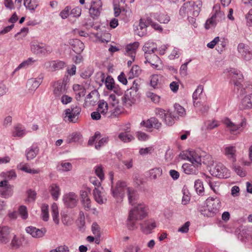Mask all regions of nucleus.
Wrapping results in <instances>:
<instances>
[{"label":"nucleus","mask_w":252,"mask_h":252,"mask_svg":"<svg viewBox=\"0 0 252 252\" xmlns=\"http://www.w3.org/2000/svg\"><path fill=\"white\" fill-rule=\"evenodd\" d=\"M143 50L144 54H154L155 51L157 50V46L153 42L148 41L144 45Z\"/></svg>","instance_id":"7c9ffc66"},{"label":"nucleus","mask_w":252,"mask_h":252,"mask_svg":"<svg viewBox=\"0 0 252 252\" xmlns=\"http://www.w3.org/2000/svg\"><path fill=\"white\" fill-rule=\"evenodd\" d=\"M93 35L96 37V42L107 43L110 40V35L108 32H104L101 35H99L98 33L93 34Z\"/></svg>","instance_id":"2f4dec72"},{"label":"nucleus","mask_w":252,"mask_h":252,"mask_svg":"<svg viewBox=\"0 0 252 252\" xmlns=\"http://www.w3.org/2000/svg\"><path fill=\"white\" fill-rule=\"evenodd\" d=\"M229 75L235 86H239L241 85L243 76L239 71L234 68H231L229 71Z\"/></svg>","instance_id":"f3484780"},{"label":"nucleus","mask_w":252,"mask_h":252,"mask_svg":"<svg viewBox=\"0 0 252 252\" xmlns=\"http://www.w3.org/2000/svg\"><path fill=\"white\" fill-rule=\"evenodd\" d=\"M141 231L146 234H150L153 229L156 227V223L155 220H149L140 223Z\"/></svg>","instance_id":"1a4fd4ad"},{"label":"nucleus","mask_w":252,"mask_h":252,"mask_svg":"<svg viewBox=\"0 0 252 252\" xmlns=\"http://www.w3.org/2000/svg\"><path fill=\"white\" fill-rule=\"evenodd\" d=\"M126 183L125 182L119 181L113 191V196L117 200V202H121L124 197L125 190L127 191Z\"/></svg>","instance_id":"0eeeda50"},{"label":"nucleus","mask_w":252,"mask_h":252,"mask_svg":"<svg viewBox=\"0 0 252 252\" xmlns=\"http://www.w3.org/2000/svg\"><path fill=\"white\" fill-rule=\"evenodd\" d=\"M147 96L155 103H158L160 98L159 95L152 92H148Z\"/></svg>","instance_id":"4d7b16f0"},{"label":"nucleus","mask_w":252,"mask_h":252,"mask_svg":"<svg viewBox=\"0 0 252 252\" xmlns=\"http://www.w3.org/2000/svg\"><path fill=\"white\" fill-rule=\"evenodd\" d=\"M93 195L95 201L100 204L104 203L106 200L104 193L100 188H95L93 190Z\"/></svg>","instance_id":"a878e982"},{"label":"nucleus","mask_w":252,"mask_h":252,"mask_svg":"<svg viewBox=\"0 0 252 252\" xmlns=\"http://www.w3.org/2000/svg\"><path fill=\"white\" fill-rule=\"evenodd\" d=\"M35 62L36 60H33L32 58H29L20 63L17 69H19L21 68L27 67L29 65L33 64Z\"/></svg>","instance_id":"3c124183"},{"label":"nucleus","mask_w":252,"mask_h":252,"mask_svg":"<svg viewBox=\"0 0 252 252\" xmlns=\"http://www.w3.org/2000/svg\"><path fill=\"white\" fill-rule=\"evenodd\" d=\"M212 174L219 178H227V169L221 163H218L212 171Z\"/></svg>","instance_id":"ddd939ff"},{"label":"nucleus","mask_w":252,"mask_h":252,"mask_svg":"<svg viewBox=\"0 0 252 252\" xmlns=\"http://www.w3.org/2000/svg\"><path fill=\"white\" fill-rule=\"evenodd\" d=\"M148 26L142 19H140L138 25L134 29L135 33L138 36L142 37L147 33V28Z\"/></svg>","instance_id":"4be33fe9"},{"label":"nucleus","mask_w":252,"mask_h":252,"mask_svg":"<svg viewBox=\"0 0 252 252\" xmlns=\"http://www.w3.org/2000/svg\"><path fill=\"white\" fill-rule=\"evenodd\" d=\"M81 8L78 6H77L70 10V14L74 17L78 18L81 15Z\"/></svg>","instance_id":"052dcab7"},{"label":"nucleus","mask_w":252,"mask_h":252,"mask_svg":"<svg viewBox=\"0 0 252 252\" xmlns=\"http://www.w3.org/2000/svg\"><path fill=\"white\" fill-rule=\"evenodd\" d=\"M108 106L106 102L104 100H100L98 102L97 110L102 115L106 114L108 112Z\"/></svg>","instance_id":"ea45409f"},{"label":"nucleus","mask_w":252,"mask_h":252,"mask_svg":"<svg viewBox=\"0 0 252 252\" xmlns=\"http://www.w3.org/2000/svg\"><path fill=\"white\" fill-rule=\"evenodd\" d=\"M144 63H149L154 68L158 67V63L160 62L159 57L155 54H144Z\"/></svg>","instance_id":"2eb2a0df"},{"label":"nucleus","mask_w":252,"mask_h":252,"mask_svg":"<svg viewBox=\"0 0 252 252\" xmlns=\"http://www.w3.org/2000/svg\"><path fill=\"white\" fill-rule=\"evenodd\" d=\"M233 169L235 172L240 177H243L246 175V172L239 165H233Z\"/></svg>","instance_id":"13d9d810"},{"label":"nucleus","mask_w":252,"mask_h":252,"mask_svg":"<svg viewBox=\"0 0 252 252\" xmlns=\"http://www.w3.org/2000/svg\"><path fill=\"white\" fill-rule=\"evenodd\" d=\"M237 50L245 60L248 61L252 59V52L250 51L248 46L242 43H239Z\"/></svg>","instance_id":"9d476101"},{"label":"nucleus","mask_w":252,"mask_h":252,"mask_svg":"<svg viewBox=\"0 0 252 252\" xmlns=\"http://www.w3.org/2000/svg\"><path fill=\"white\" fill-rule=\"evenodd\" d=\"M72 49L74 52L78 54H80L84 49V43L79 39H72L70 43Z\"/></svg>","instance_id":"5701e85b"},{"label":"nucleus","mask_w":252,"mask_h":252,"mask_svg":"<svg viewBox=\"0 0 252 252\" xmlns=\"http://www.w3.org/2000/svg\"><path fill=\"white\" fill-rule=\"evenodd\" d=\"M125 252H143L141 247L136 244L130 245L126 247Z\"/></svg>","instance_id":"a18cd8bd"},{"label":"nucleus","mask_w":252,"mask_h":252,"mask_svg":"<svg viewBox=\"0 0 252 252\" xmlns=\"http://www.w3.org/2000/svg\"><path fill=\"white\" fill-rule=\"evenodd\" d=\"M18 213L23 220H26L28 217V213L27 207L25 206H21L18 209Z\"/></svg>","instance_id":"864d4df0"},{"label":"nucleus","mask_w":252,"mask_h":252,"mask_svg":"<svg viewBox=\"0 0 252 252\" xmlns=\"http://www.w3.org/2000/svg\"><path fill=\"white\" fill-rule=\"evenodd\" d=\"M139 43L138 42H134L132 44L127 45L126 48V54L127 56L130 57L133 61H134L136 51L139 46Z\"/></svg>","instance_id":"393cba45"},{"label":"nucleus","mask_w":252,"mask_h":252,"mask_svg":"<svg viewBox=\"0 0 252 252\" xmlns=\"http://www.w3.org/2000/svg\"><path fill=\"white\" fill-rule=\"evenodd\" d=\"M148 207L144 203H138L131 208L128 212L126 220V226L128 230L137 228V221H141L148 216Z\"/></svg>","instance_id":"f03ea898"},{"label":"nucleus","mask_w":252,"mask_h":252,"mask_svg":"<svg viewBox=\"0 0 252 252\" xmlns=\"http://www.w3.org/2000/svg\"><path fill=\"white\" fill-rule=\"evenodd\" d=\"M53 49L51 46L41 43L39 54L45 55L51 53Z\"/></svg>","instance_id":"37998d69"},{"label":"nucleus","mask_w":252,"mask_h":252,"mask_svg":"<svg viewBox=\"0 0 252 252\" xmlns=\"http://www.w3.org/2000/svg\"><path fill=\"white\" fill-rule=\"evenodd\" d=\"M141 72L140 67L137 65H133L131 68L128 73V79L133 78L135 77H138Z\"/></svg>","instance_id":"f704fd0d"},{"label":"nucleus","mask_w":252,"mask_h":252,"mask_svg":"<svg viewBox=\"0 0 252 252\" xmlns=\"http://www.w3.org/2000/svg\"><path fill=\"white\" fill-rule=\"evenodd\" d=\"M236 150L234 146H228L224 149V155L228 158L231 159L233 162H235L236 160Z\"/></svg>","instance_id":"bb28decb"},{"label":"nucleus","mask_w":252,"mask_h":252,"mask_svg":"<svg viewBox=\"0 0 252 252\" xmlns=\"http://www.w3.org/2000/svg\"><path fill=\"white\" fill-rule=\"evenodd\" d=\"M189 3L193 9V15L194 16H198L202 5L201 1L197 0L195 1H190Z\"/></svg>","instance_id":"72a5a7b5"},{"label":"nucleus","mask_w":252,"mask_h":252,"mask_svg":"<svg viewBox=\"0 0 252 252\" xmlns=\"http://www.w3.org/2000/svg\"><path fill=\"white\" fill-rule=\"evenodd\" d=\"M18 168L25 172L30 173V174H38L40 172V170L39 169H31L27 163H21L18 165Z\"/></svg>","instance_id":"c756f323"},{"label":"nucleus","mask_w":252,"mask_h":252,"mask_svg":"<svg viewBox=\"0 0 252 252\" xmlns=\"http://www.w3.org/2000/svg\"><path fill=\"white\" fill-rule=\"evenodd\" d=\"M127 194L129 204L135 206L138 204L139 195L136 191L132 188L127 189Z\"/></svg>","instance_id":"6ab92c4d"},{"label":"nucleus","mask_w":252,"mask_h":252,"mask_svg":"<svg viewBox=\"0 0 252 252\" xmlns=\"http://www.w3.org/2000/svg\"><path fill=\"white\" fill-rule=\"evenodd\" d=\"M51 210L53 220L56 223L58 224L59 223V211L57 204L53 203L52 204Z\"/></svg>","instance_id":"a19ab883"},{"label":"nucleus","mask_w":252,"mask_h":252,"mask_svg":"<svg viewBox=\"0 0 252 252\" xmlns=\"http://www.w3.org/2000/svg\"><path fill=\"white\" fill-rule=\"evenodd\" d=\"M206 208L202 213L208 217L214 216L221 207V202L219 198L210 197L206 200Z\"/></svg>","instance_id":"20e7f679"},{"label":"nucleus","mask_w":252,"mask_h":252,"mask_svg":"<svg viewBox=\"0 0 252 252\" xmlns=\"http://www.w3.org/2000/svg\"><path fill=\"white\" fill-rule=\"evenodd\" d=\"M162 169L159 167L155 168L149 171L150 177L153 179H156L162 174Z\"/></svg>","instance_id":"79ce46f5"},{"label":"nucleus","mask_w":252,"mask_h":252,"mask_svg":"<svg viewBox=\"0 0 252 252\" xmlns=\"http://www.w3.org/2000/svg\"><path fill=\"white\" fill-rule=\"evenodd\" d=\"M180 157L182 159H187L189 160L190 162L192 161V158H195L197 157H201L198 156L194 152H190V153H185L183 152L181 153L180 155Z\"/></svg>","instance_id":"4c0bfd02"},{"label":"nucleus","mask_w":252,"mask_h":252,"mask_svg":"<svg viewBox=\"0 0 252 252\" xmlns=\"http://www.w3.org/2000/svg\"><path fill=\"white\" fill-rule=\"evenodd\" d=\"M101 10V2L100 0H93L89 9L90 16L93 19L97 18Z\"/></svg>","instance_id":"6e6552de"},{"label":"nucleus","mask_w":252,"mask_h":252,"mask_svg":"<svg viewBox=\"0 0 252 252\" xmlns=\"http://www.w3.org/2000/svg\"><path fill=\"white\" fill-rule=\"evenodd\" d=\"M25 134V129L21 125H17L14 127V130L12 132L14 137H22Z\"/></svg>","instance_id":"c9c22d12"},{"label":"nucleus","mask_w":252,"mask_h":252,"mask_svg":"<svg viewBox=\"0 0 252 252\" xmlns=\"http://www.w3.org/2000/svg\"><path fill=\"white\" fill-rule=\"evenodd\" d=\"M26 231L33 237L40 238L44 235L46 231L45 228L39 229L33 226H29L26 228Z\"/></svg>","instance_id":"412c9836"},{"label":"nucleus","mask_w":252,"mask_h":252,"mask_svg":"<svg viewBox=\"0 0 252 252\" xmlns=\"http://www.w3.org/2000/svg\"><path fill=\"white\" fill-rule=\"evenodd\" d=\"M10 239V228L7 226L0 225V242L6 244Z\"/></svg>","instance_id":"9b49d317"},{"label":"nucleus","mask_w":252,"mask_h":252,"mask_svg":"<svg viewBox=\"0 0 252 252\" xmlns=\"http://www.w3.org/2000/svg\"><path fill=\"white\" fill-rule=\"evenodd\" d=\"M101 80L102 82H104L107 88L110 90V77L108 76L105 78V75L104 73L101 74Z\"/></svg>","instance_id":"69168bd1"},{"label":"nucleus","mask_w":252,"mask_h":252,"mask_svg":"<svg viewBox=\"0 0 252 252\" xmlns=\"http://www.w3.org/2000/svg\"><path fill=\"white\" fill-rule=\"evenodd\" d=\"M65 64L64 62L61 61H53L45 63L46 67L52 71L61 69L65 67Z\"/></svg>","instance_id":"dca6fc26"},{"label":"nucleus","mask_w":252,"mask_h":252,"mask_svg":"<svg viewBox=\"0 0 252 252\" xmlns=\"http://www.w3.org/2000/svg\"><path fill=\"white\" fill-rule=\"evenodd\" d=\"M82 138V135L79 132H74L69 134L66 140L67 143L79 142Z\"/></svg>","instance_id":"473e14b6"},{"label":"nucleus","mask_w":252,"mask_h":252,"mask_svg":"<svg viewBox=\"0 0 252 252\" xmlns=\"http://www.w3.org/2000/svg\"><path fill=\"white\" fill-rule=\"evenodd\" d=\"M71 7L67 6H66L60 13V16L63 19H66L69 16L70 13Z\"/></svg>","instance_id":"e2e57ef3"},{"label":"nucleus","mask_w":252,"mask_h":252,"mask_svg":"<svg viewBox=\"0 0 252 252\" xmlns=\"http://www.w3.org/2000/svg\"><path fill=\"white\" fill-rule=\"evenodd\" d=\"M41 43L40 44L35 41H32L31 43V50L34 54H39Z\"/></svg>","instance_id":"8fccbe9b"},{"label":"nucleus","mask_w":252,"mask_h":252,"mask_svg":"<svg viewBox=\"0 0 252 252\" xmlns=\"http://www.w3.org/2000/svg\"><path fill=\"white\" fill-rule=\"evenodd\" d=\"M123 91L120 88L115 87L114 79L111 78V118L116 117L122 113V107L120 105V101L127 107L134 104L138 98V93L134 91L127 90L124 95L122 96Z\"/></svg>","instance_id":"f257e3e1"},{"label":"nucleus","mask_w":252,"mask_h":252,"mask_svg":"<svg viewBox=\"0 0 252 252\" xmlns=\"http://www.w3.org/2000/svg\"><path fill=\"white\" fill-rule=\"evenodd\" d=\"M191 163H186L182 165V168L183 171L187 174L196 175L198 173V167L202 162L208 166L213 164V161L212 157L209 155H206L204 157H197L192 158Z\"/></svg>","instance_id":"7ed1b4c3"},{"label":"nucleus","mask_w":252,"mask_h":252,"mask_svg":"<svg viewBox=\"0 0 252 252\" xmlns=\"http://www.w3.org/2000/svg\"><path fill=\"white\" fill-rule=\"evenodd\" d=\"M175 112L179 116L184 117L186 115L185 108L179 104H175L174 105Z\"/></svg>","instance_id":"09e8293b"},{"label":"nucleus","mask_w":252,"mask_h":252,"mask_svg":"<svg viewBox=\"0 0 252 252\" xmlns=\"http://www.w3.org/2000/svg\"><path fill=\"white\" fill-rule=\"evenodd\" d=\"M69 248L65 245H62L52 250L50 252H69Z\"/></svg>","instance_id":"338daca9"},{"label":"nucleus","mask_w":252,"mask_h":252,"mask_svg":"<svg viewBox=\"0 0 252 252\" xmlns=\"http://www.w3.org/2000/svg\"><path fill=\"white\" fill-rule=\"evenodd\" d=\"M37 152L38 149L37 148L31 149L27 153V159L30 160L36 156Z\"/></svg>","instance_id":"0e129e2a"},{"label":"nucleus","mask_w":252,"mask_h":252,"mask_svg":"<svg viewBox=\"0 0 252 252\" xmlns=\"http://www.w3.org/2000/svg\"><path fill=\"white\" fill-rule=\"evenodd\" d=\"M174 119H176V116L172 115L169 111H167L163 121L167 125L172 126L174 123Z\"/></svg>","instance_id":"e433bc0d"},{"label":"nucleus","mask_w":252,"mask_h":252,"mask_svg":"<svg viewBox=\"0 0 252 252\" xmlns=\"http://www.w3.org/2000/svg\"><path fill=\"white\" fill-rule=\"evenodd\" d=\"M203 90V88L202 86H199L195 91L193 92L192 94V98L193 100H197L200 95L202 94Z\"/></svg>","instance_id":"bf43d9fd"},{"label":"nucleus","mask_w":252,"mask_h":252,"mask_svg":"<svg viewBox=\"0 0 252 252\" xmlns=\"http://www.w3.org/2000/svg\"><path fill=\"white\" fill-rule=\"evenodd\" d=\"M41 215L43 220L47 221L49 219L48 205L44 204L41 206Z\"/></svg>","instance_id":"de8ad7c7"},{"label":"nucleus","mask_w":252,"mask_h":252,"mask_svg":"<svg viewBox=\"0 0 252 252\" xmlns=\"http://www.w3.org/2000/svg\"><path fill=\"white\" fill-rule=\"evenodd\" d=\"M60 188L57 184H51L49 187V191L54 200H57L60 195Z\"/></svg>","instance_id":"c85d7f7f"},{"label":"nucleus","mask_w":252,"mask_h":252,"mask_svg":"<svg viewBox=\"0 0 252 252\" xmlns=\"http://www.w3.org/2000/svg\"><path fill=\"white\" fill-rule=\"evenodd\" d=\"M53 87L54 88V94L57 96H60L65 91V85L64 84L62 80H59L55 82Z\"/></svg>","instance_id":"aec40b11"},{"label":"nucleus","mask_w":252,"mask_h":252,"mask_svg":"<svg viewBox=\"0 0 252 252\" xmlns=\"http://www.w3.org/2000/svg\"><path fill=\"white\" fill-rule=\"evenodd\" d=\"M63 201L66 206L73 208L77 203V195L73 192L65 194L63 196Z\"/></svg>","instance_id":"f8f14e48"},{"label":"nucleus","mask_w":252,"mask_h":252,"mask_svg":"<svg viewBox=\"0 0 252 252\" xmlns=\"http://www.w3.org/2000/svg\"><path fill=\"white\" fill-rule=\"evenodd\" d=\"M223 123L232 134L240 133L247 126L246 119L245 118L243 119L239 124L233 123L228 118H225L223 120Z\"/></svg>","instance_id":"39448f33"},{"label":"nucleus","mask_w":252,"mask_h":252,"mask_svg":"<svg viewBox=\"0 0 252 252\" xmlns=\"http://www.w3.org/2000/svg\"><path fill=\"white\" fill-rule=\"evenodd\" d=\"M119 138L124 142H129L134 139V137L126 132H122L118 135Z\"/></svg>","instance_id":"c03bdc74"},{"label":"nucleus","mask_w":252,"mask_h":252,"mask_svg":"<svg viewBox=\"0 0 252 252\" xmlns=\"http://www.w3.org/2000/svg\"><path fill=\"white\" fill-rule=\"evenodd\" d=\"M154 150L153 147L150 146L145 148H141L139 150V154L141 156H145L149 154H151Z\"/></svg>","instance_id":"680f3d73"},{"label":"nucleus","mask_w":252,"mask_h":252,"mask_svg":"<svg viewBox=\"0 0 252 252\" xmlns=\"http://www.w3.org/2000/svg\"><path fill=\"white\" fill-rule=\"evenodd\" d=\"M212 16L217 23L225 19L224 12L220 10H216L215 13Z\"/></svg>","instance_id":"49530a36"},{"label":"nucleus","mask_w":252,"mask_h":252,"mask_svg":"<svg viewBox=\"0 0 252 252\" xmlns=\"http://www.w3.org/2000/svg\"><path fill=\"white\" fill-rule=\"evenodd\" d=\"M98 100V93L95 91H92L85 99L84 104L86 106H94Z\"/></svg>","instance_id":"a211bd4d"},{"label":"nucleus","mask_w":252,"mask_h":252,"mask_svg":"<svg viewBox=\"0 0 252 252\" xmlns=\"http://www.w3.org/2000/svg\"><path fill=\"white\" fill-rule=\"evenodd\" d=\"M0 194L5 198L8 197L12 194V186L7 184L6 180L0 182Z\"/></svg>","instance_id":"4468645a"},{"label":"nucleus","mask_w":252,"mask_h":252,"mask_svg":"<svg viewBox=\"0 0 252 252\" xmlns=\"http://www.w3.org/2000/svg\"><path fill=\"white\" fill-rule=\"evenodd\" d=\"M157 20L161 23H168L170 20V17L164 13L160 14L157 18Z\"/></svg>","instance_id":"5fc2aeb1"},{"label":"nucleus","mask_w":252,"mask_h":252,"mask_svg":"<svg viewBox=\"0 0 252 252\" xmlns=\"http://www.w3.org/2000/svg\"><path fill=\"white\" fill-rule=\"evenodd\" d=\"M217 23L214 20V18L211 16V17L208 19L205 24V28L206 29H209L210 28H213L216 27Z\"/></svg>","instance_id":"6e6d98bb"},{"label":"nucleus","mask_w":252,"mask_h":252,"mask_svg":"<svg viewBox=\"0 0 252 252\" xmlns=\"http://www.w3.org/2000/svg\"><path fill=\"white\" fill-rule=\"evenodd\" d=\"M239 108L241 110L252 108V94L246 95L241 100Z\"/></svg>","instance_id":"b1692460"},{"label":"nucleus","mask_w":252,"mask_h":252,"mask_svg":"<svg viewBox=\"0 0 252 252\" xmlns=\"http://www.w3.org/2000/svg\"><path fill=\"white\" fill-rule=\"evenodd\" d=\"M73 89L76 94L77 100H79L82 97L85 95L86 90L84 86L79 84H74Z\"/></svg>","instance_id":"cd10ccee"},{"label":"nucleus","mask_w":252,"mask_h":252,"mask_svg":"<svg viewBox=\"0 0 252 252\" xmlns=\"http://www.w3.org/2000/svg\"><path fill=\"white\" fill-rule=\"evenodd\" d=\"M155 112L157 116H158L163 120L166 114L167 113V111H165V110L161 108H156Z\"/></svg>","instance_id":"774afa93"},{"label":"nucleus","mask_w":252,"mask_h":252,"mask_svg":"<svg viewBox=\"0 0 252 252\" xmlns=\"http://www.w3.org/2000/svg\"><path fill=\"white\" fill-rule=\"evenodd\" d=\"M94 171L95 174L99 178L100 181L104 179V168L101 165H98L94 167Z\"/></svg>","instance_id":"58836bf2"},{"label":"nucleus","mask_w":252,"mask_h":252,"mask_svg":"<svg viewBox=\"0 0 252 252\" xmlns=\"http://www.w3.org/2000/svg\"><path fill=\"white\" fill-rule=\"evenodd\" d=\"M194 188L196 192L199 194L202 193L204 191L202 182L200 180H197L195 181Z\"/></svg>","instance_id":"603ef678"},{"label":"nucleus","mask_w":252,"mask_h":252,"mask_svg":"<svg viewBox=\"0 0 252 252\" xmlns=\"http://www.w3.org/2000/svg\"><path fill=\"white\" fill-rule=\"evenodd\" d=\"M81 111L79 107L76 106L71 109H67L65 110L64 120L66 121L72 123H76L78 119V115Z\"/></svg>","instance_id":"423d86ee"}]
</instances>
